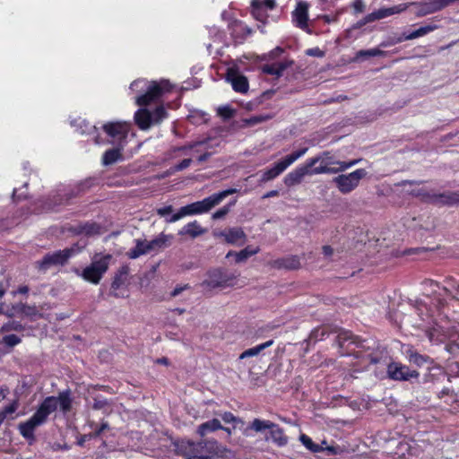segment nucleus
Segmentation results:
<instances>
[{
    "instance_id": "nucleus-32",
    "label": "nucleus",
    "mask_w": 459,
    "mask_h": 459,
    "mask_svg": "<svg viewBox=\"0 0 459 459\" xmlns=\"http://www.w3.org/2000/svg\"><path fill=\"white\" fill-rule=\"evenodd\" d=\"M360 160H361L360 159L352 160L350 161L333 160L334 163L333 165H329V169H333L334 171L327 172V174H336L338 172H342L346 169H349L351 167L357 165Z\"/></svg>"
},
{
    "instance_id": "nucleus-23",
    "label": "nucleus",
    "mask_w": 459,
    "mask_h": 459,
    "mask_svg": "<svg viewBox=\"0 0 459 459\" xmlns=\"http://www.w3.org/2000/svg\"><path fill=\"white\" fill-rule=\"evenodd\" d=\"M206 231V229L203 228L197 221H194L183 226L178 230V235L188 236L191 238H195L204 235Z\"/></svg>"
},
{
    "instance_id": "nucleus-18",
    "label": "nucleus",
    "mask_w": 459,
    "mask_h": 459,
    "mask_svg": "<svg viewBox=\"0 0 459 459\" xmlns=\"http://www.w3.org/2000/svg\"><path fill=\"white\" fill-rule=\"evenodd\" d=\"M308 9L309 4L307 2L299 1L296 8L291 13V18L293 24L301 29L302 30L310 33L308 28Z\"/></svg>"
},
{
    "instance_id": "nucleus-19",
    "label": "nucleus",
    "mask_w": 459,
    "mask_h": 459,
    "mask_svg": "<svg viewBox=\"0 0 459 459\" xmlns=\"http://www.w3.org/2000/svg\"><path fill=\"white\" fill-rule=\"evenodd\" d=\"M216 237L223 238L224 240L237 247L243 246L247 240V235L241 228H229L220 232L214 233Z\"/></svg>"
},
{
    "instance_id": "nucleus-44",
    "label": "nucleus",
    "mask_w": 459,
    "mask_h": 459,
    "mask_svg": "<svg viewBox=\"0 0 459 459\" xmlns=\"http://www.w3.org/2000/svg\"><path fill=\"white\" fill-rule=\"evenodd\" d=\"M21 341V338L15 334H8L3 338V342L9 347H13L19 344Z\"/></svg>"
},
{
    "instance_id": "nucleus-47",
    "label": "nucleus",
    "mask_w": 459,
    "mask_h": 459,
    "mask_svg": "<svg viewBox=\"0 0 459 459\" xmlns=\"http://www.w3.org/2000/svg\"><path fill=\"white\" fill-rule=\"evenodd\" d=\"M420 38L419 30H413L411 33H403L400 38L397 39L396 42L400 43L403 40H411Z\"/></svg>"
},
{
    "instance_id": "nucleus-29",
    "label": "nucleus",
    "mask_w": 459,
    "mask_h": 459,
    "mask_svg": "<svg viewBox=\"0 0 459 459\" xmlns=\"http://www.w3.org/2000/svg\"><path fill=\"white\" fill-rule=\"evenodd\" d=\"M410 7V4H400L392 7L380 8L377 10L379 20L385 17L404 12Z\"/></svg>"
},
{
    "instance_id": "nucleus-37",
    "label": "nucleus",
    "mask_w": 459,
    "mask_h": 459,
    "mask_svg": "<svg viewBox=\"0 0 459 459\" xmlns=\"http://www.w3.org/2000/svg\"><path fill=\"white\" fill-rule=\"evenodd\" d=\"M251 13L252 15L260 22H264L266 17V10L263 8V4L256 0H254L251 4Z\"/></svg>"
},
{
    "instance_id": "nucleus-60",
    "label": "nucleus",
    "mask_w": 459,
    "mask_h": 459,
    "mask_svg": "<svg viewBox=\"0 0 459 459\" xmlns=\"http://www.w3.org/2000/svg\"><path fill=\"white\" fill-rule=\"evenodd\" d=\"M92 437H95L93 436V434H92V433L88 434V435H84V436H82V437L79 439V441H78V445H79V446H82V445L84 444V442H85V441H87V440H89V439H91V438H92Z\"/></svg>"
},
{
    "instance_id": "nucleus-8",
    "label": "nucleus",
    "mask_w": 459,
    "mask_h": 459,
    "mask_svg": "<svg viewBox=\"0 0 459 459\" xmlns=\"http://www.w3.org/2000/svg\"><path fill=\"white\" fill-rule=\"evenodd\" d=\"M307 152V148L304 147L300 150L293 152L292 153L287 155L282 160L274 163L273 167L264 170L261 177L262 182L270 181L279 175H281L287 168H289L291 164H293L297 160L301 158Z\"/></svg>"
},
{
    "instance_id": "nucleus-7",
    "label": "nucleus",
    "mask_w": 459,
    "mask_h": 459,
    "mask_svg": "<svg viewBox=\"0 0 459 459\" xmlns=\"http://www.w3.org/2000/svg\"><path fill=\"white\" fill-rule=\"evenodd\" d=\"M72 399L69 391L59 393L58 396H48L39 404L37 412L47 421L48 416L56 411L57 408L66 413L71 410Z\"/></svg>"
},
{
    "instance_id": "nucleus-3",
    "label": "nucleus",
    "mask_w": 459,
    "mask_h": 459,
    "mask_svg": "<svg viewBox=\"0 0 459 459\" xmlns=\"http://www.w3.org/2000/svg\"><path fill=\"white\" fill-rule=\"evenodd\" d=\"M130 90L139 93L135 98L136 104L145 107L158 102L165 94L172 90V84L164 79L160 81L137 79L131 83Z\"/></svg>"
},
{
    "instance_id": "nucleus-55",
    "label": "nucleus",
    "mask_w": 459,
    "mask_h": 459,
    "mask_svg": "<svg viewBox=\"0 0 459 459\" xmlns=\"http://www.w3.org/2000/svg\"><path fill=\"white\" fill-rule=\"evenodd\" d=\"M352 7L356 13H363L365 10V4L363 0H355L352 4Z\"/></svg>"
},
{
    "instance_id": "nucleus-10",
    "label": "nucleus",
    "mask_w": 459,
    "mask_h": 459,
    "mask_svg": "<svg viewBox=\"0 0 459 459\" xmlns=\"http://www.w3.org/2000/svg\"><path fill=\"white\" fill-rule=\"evenodd\" d=\"M237 277L236 273L217 268L208 273V277L204 281L203 285L212 289L229 287L234 284Z\"/></svg>"
},
{
    "instance_id": "nucleus-30",
    "label": "nucleus",
    "mask_w": 459,
    "mask_h": 459,
    "mask_svg": "<svg viewBox=\"0 0 459 459\" xmlns=\"http://www.w3.org/2000/svg\"><path fill=\"white\" fill-rule=\"evenodd\" d=\"M129 274V267L128 265H123L116 273L114 280L111 284L112 290H118L121 286H123L127 281V276Z\"/></svg>"
},
{
    "instance_id": "nucleus-34",
    "label": "nucleus",
    "mask_w": 459,
    "mask_h": 459,
    "mask_svg": "<svg viewBox=\"0 0 459 459\" xmlns=\"http://www.w3.org/2000/svg\"><path fill=\"white\" fill-rule=\"evenodd\" d=\"M273 341L270 340L255 347L249 348L240 354L239 359H244L246 358L257 356L262 351L273 345Z\"/></svg>"
},
{
    "instance_id": "nucleus-26",
    "label": "nucleus",
    "mask_w": 459,
    "mask_h": 459,
    "mask_svg": "<svg viewBox=\"0 0 459 459\" xmlns=\"http://www.w3.org/2000/svg\"><path fill=\"white\" fill-rule=\"evenodd\" d=\"M259 252L258 247H247L244 249L240 250L239 252L235 251H230L226 255L227 258H230L231 256L235 257L236 263H243L247 261L250 256L256 255Z\"/></svg>"
},
{
    "instance_id": "nucleus-41",
    "label": "nucleus",
    "mask_w": 459,
    "mask_h": 459,
    "mask_svg": "<svg viewBox=\"0 0 459 459\" xmlns=\"http://www.w3.org/2000/svg\"><path fill=\"white\" fill-rule=\"evenodd\" d=\"M188 119L192 124L201 125L208 120V115L202 111H194L188 116Z\"/></svg>"
},
{
    "instance_id": "nucleus-53",
    "label": "nucleus",
    "mask_w": 459,
    "mask_h": 459,
    "mask_svg": "<svg viewBox=\"0 0 459 459\" xmlns=\"http://www.w3.org/2000/svg\"><path fill=\"white\" fill-rule=\"evenodd\" d=\"M192 163V160L190 158L184 159L182 161H180L178 164H177L174 168L176 171H181L186 169L190 166Z\"/></svg>"
},
{
    "instance_id": "nucleus-39",
    "label": "nucleus",
    "mask_w": 459,
    "mask_h": 459,
    "mask_svg": "<svg viewBox=\"0 0 459 459\" xmlns=\"http://www.w3.org/2000/svg\"><path fill=\"white\" fill-rule=\"evenodd\" d=\"M333 160H322V163L318 167L311 168L308 175H319L327 174V172H333V169H329V165H333Z\"/></svg>"
},
{
    "instance_id": "nucleus-2",
    "label": "nucleus",
    "mask_w": 459,
    "mask_h": 459,
    "mask_svg": "<svg viewBox=\"0 0 459 459\" xmlns=\"http://www.w3.org/2000/svg\"><path fill=\"white\" fill-rule=\"evenodd\" d=\"M235 188H230L221 192L213 194L201 201H197L187 205L182 206L176 213L173 212L172 205H166L156 210L160 217L164 218L167 223H173L184 217L203 214L210 212L213 207L221 204L230 195L236 193Z\"/></svg>"
},
{
    "instance_id": "nucleus-38",
    "label": "nucleus",
    "mask_w": 459,
    "mask_h": 459,
    "mask_svg": "<svg viewBox=\"0 0 459 459\" xmlns=\"http://www.w3.org/2000/svg\"><path fill=\"white\" fill-rule=\"evenodd\" d=\"M437 203L443 204H459V194L458 193H449L439 195L436 200Z\"/></svg>"
},
{
    "instance_id": "nucleus-59",
    "label": "nucleus",
    "mask_w": 459,
    "mask_h": 459,
    "mask_svg": "<svg viewBox=\"0 0 459 459\" xmlns=\"http://www.w3.org/2000/svg\"><path fill=\"white\" fill-rule=\"evenodd\" d=\"M188 286L187 285H184V286H177L174 290L171 292V296L173 297H176L178 295H179L184 290H186Z\"/></svg>"
},
{
    "instance_id": "nucleus-63",
    "label": "nucleus",
    "mask_w": 459,
    "mask_h": 459,
    "mask_svg": "<svg viewBox=\"0 0 459 459\" xmlns=\"http://www.w3.org/2000/svg\"><path fill=\"white\" fill-rule=\"evenodd\" d=\"M412 352H416V351H414L412 347H411L409 345L403 347V353L407 359H408V354H411Z\"/></svg>"
},
{
    "instance_id": "nucleus-64",
    "label": "nucleus",
    "mask_w": 459,
    "mask_h": 459,
    "mask_svg": "<svg viewBox=\"0 0 459 459\" xmlns=\"http://www.w3.org/2000/svg\"><path fill=\"white\" fill-rule=\"evenodd\" d=\"M279 192L277 190H273V191H270L268 193H266L263 198H269V197H273V196H276L278 195Z\"/></svg>"
},
{
    "instance_id": "nucleus-33",
    "label": "nucleus",
    "mask_w": 459,
    "mask_h": 459,
    "mask_svg": "<svg viewBox=\"0 0 459 459\" xmlns=\"http://www.w3.org/2000/svg\"><path fill=\"white\" fill-rule=\"evenodd\" d=\"M385 56V52L383 50H380L378 48H371V49H366V50H359L356 53L353 61L359 62L369 57L374 56Z\"/></svg>"
},
{
    "instance_id": "nucleus-1",
    "label": "nucleus",
    "mask_w": 459,
    "mask_h": 459,
    "mask_svg": "<svg viewBox=\"0 0 459 459\" xmlns=\"http://www.w3.org/2000/svg\"><path fill=\"white\" fill-rule=\"evenodd\" d=\"M426 300L420 301L417 306L419 316L422 324H419L420 328H423L433 343L445 342L446 332L451 329L444 325L437 323V316L446 304V297L452 296L459 300V284L452 279L446 281V285L440 287L439 284L432 280H427L423 283Z\"/></svg>"
},
{
    "instance_id": "nucleus-31",
    "label": "nucleus",
    "mask_w": 459,
    "mask_h": 459,
    "mask_svg": "<svg viewBox=\"0 0 459 459\" xmlns=\"http://www.w3.org/2000/svg\"><path fill=\"white\" fill-rule=\"evenodd\" d=\"M287 68V65L282 62H276L263 65L262 70L264 74L281 76L283 71Z\"/></svg>"
},
{
    "instance_id": "nucleus-62",
    "label": "nucleus",
    "mask_w": 459,
    "mask_h": 459,
    "mask_svg": "<svg viewBox=\"0 0 459 459\" xmlns=\"http://www.w3.org/2000/svg\"><path fill=\"white\" fill-rule=\"evenodd\" d=\"M29 291V288L27 286L20 287L16 291H13V295L19 294H26Z\"/></svg>"
},
{
    "instance_id": "nucleus-14",
    "label": "nucleus",
    "mask_w": 459,
    "mask_h": 459,
    "mask_svg": "<svg viewBox=\"0 0 459 459\" xmlns=\"http://www.w3.org/2000/svg\"><path fill=\"white\" fill-rule=\"evenodd\" d=\"M218 443L214 440H207L200 442L196 445L189 444V451L186 452V459H212L211 455H206L204 451L209 454H216Z\"/></svg>"
},
{
    "instance_id": "nucleus-50",
    "label": "nucleus",
    "mask_w": 459,
    "mask_h": 459,
    "mask_svg": "<svg viewBox=\"0 0 459 459\" xmlns=\"http://www.w3.org/2000/svg\"><path fill=\"white\" fill-rule=\"evenodd\" d=\"M377 20H379L378 14L377 11H374L371 13H368L362 22H359L357 27L359 28L366 23L372 22Z\"/></svg>"
},
{
    "instance_id": "nucleus-56",
    "label": "nucleus",
    "mask_w": 459,
    "mask_h": 459,
    "mask_svg": "<svg viewBox=\"0 0 459 459\" xmlns=\"http://www.w3.org/2000/svg\"><path fill=\"white\" fill-rule=\"evenodd\" d=\"M18 408V403L16 401L13 402L11 404L6 406L3 411L5 413V415L13 413Z\"/></svg>"
},
{
    "instance_id": "nucleus-42",
    "label": "nucleus",
    "mask_w": 459,
    "mask_h": 459,
    "mask_svg": "<svg viewBox=\"0 0 459 459\" xmlns=\"http://www.w3.org/2000/svg\"><path fill=\"white\" fill-rule=\"evenodd\" d=\"M167 111L162 106H160L152 112V124H159L167 117Z\"/></svg>"
},
{
    "instance_id": "nucleus-28",
    "label": "nucleus",
    "mask_w": 459,
    "mask_h": 459,
    "mask_svg": "<svg viewBox=\"0 0 459 459\" xmlns=\"http://www.w3.org/2000/svg\"><path fill=\"white\" fill-rule=\"evenodd\" d=\"M171 239V235H166L164 233H161L152 240L148 241L149 249H151V251H158L160 249H162L169 245Z\"/></svg>"
},
{
    "instance_id": "nucleus-12",
    "label": "nucleus",
    "mask_w": 459,
    "mask_h": 459,
    "mask_svg": "<svg viewBox=\"0 0 459 459\" xmlns=\"http://www.w3.org/2000/svg\"><path fill=\"white\" fill-rule=\"evenodd\" d=\"M226 81L231 84L232 89L237 92L246 93L248 91V81L241 74L238 61H232L227 68Z\"/></svg>"
},
{
    "instance_id": "nucleus-4",
    "label": "nucleus",
    "mask_w": 459,
    "mask_h": 459,
    "mask_svg": "<svg viewBox=\"0 0 459 459\" xmlns=\"http://www.w3.org/2000/svg\"><path fill=\"white\" fill-rule=\"evenodd\" d=\"M221 139L220 137L209 136L205 139L178 147L174 152H180V155H188L191 153L196 156L198 162H204L217 152V148L221 145Z\"/></svg>"
},
{
    "instance_id": "nucleus-9",
    "label": "nucleus",
    "mask_w": 459,
    "mask_h": 459,
    "mask_svg": "<svg viewBox=\"0 0 459 459\" xmlns=\"http://www.w3.org/2000/svg\"><path fill=\"white\" fill-rule=\"evenodd\" d=\"M131 128V124L123 121L108 122L103 125V130L108 136V143L124 148Z\"/></svg>"
},
{
    "instance_id": "nucleus-58",
    "label": "nucleus",
    "mask_w": 459,
    "mask_h": 459,
    "mask_svg": "<svg viewBox=\"0 0 459 459\" xmlns=\"http://www.w3.org/2000/svg\"><path fill=\"white\" fill-rule=\"evenodd\" d=\"M108 424L107 422H103L100 427L92 434L94 437H99L105 429H108Z\"/></svg>"
},
{
    "instance_id": "nucleus-13",
    "label": "nucleus",
    "mask_w": 459,
    "mask_h": 459,
    "mask_svg": "<svg viewBox=\"0 0 459 459\" xmlns=\"http://www.w3.org/2000/svg\"><path fill=\"white\" fill-rule=\"evenodd\" d=\"M79 252V248L71 247L47 254L43 259L39 262V266L41 270L45 271L53 265H63L71 256Z\"/></svg>"
},
{
    "instance_id": "nucleus-57",
    "label": "nucleus",
    "mask_w": 459,
    "mask_h": 459,
    "mask_svg": "<svg viewBox=\"0 0 459 459\" xmlns=\"http://www.w3.org/2000/svg\"><path fill=\"white\" fill-rule=\"evenodd\" d=\"M263 4V8L267 10H273L275 7V0H264L260 2Z\"/></svg>"
},
{
    "instance_id": "nucleus-52",
    "label": "nucleus",
    "mask_w": 459,
    "mask_h": 459,
    "mask_svg": "<svg viewBox=\"0 0 459 459\" xmlns=\"http://www.w3.org/2000/svg\"><path fill=\"white\" fill-rule=\"evenodd\" d=\"M219 415L225 423H234L238 420V419L230 411H225L223 413H220Z\"/></svg>"
},
{
    "instance_id": "nucleus-24",
    "label": "nucleus",
    "mask_w": 459,
    "mask_h": 459,
    "mask_svg": "<svg viewBox=\"0 0 459 459\" xmlns=\"http://www.w3.org/2000/svg\"><path fill=\"white\" fill-rule=\"evenodd\" d=\"M134 121L142 130H147L152 125V112L145 108H139L134 113Z\"/></svg>"
},
{
    "instance_id": "nucleus-21",
    "label": "nucleus",
    "mask_w": 459,
    "mask_h": 459,
    "mask_svg": "<svg viewBox=\"0 0 459 459\" xmlns=\"http://www.w3.org/2000/svg\"><path fill=\"white\" fill-rule=\"evenodd\" d=\"M74 189L67 186H62L52 196L50 203L48 204V210L54 209L56 205L63 204L67 202L71 197L75 195Z\"/></svg>"
},
{
    "instance_id": "nucleus-16",
    "label": "nucleus",
    "mask_w": 459,
    "mask_h": 459,
    "mask_svg": "<svg viewBox=\"0 0 459 459\" xmlns=\"http://www.w3.org/2000/svg\"><path fill=\"white\" fill-rule=\"evenodd\" d=\"M387 376L395 381H408L411 378H417L419 373L416 370H411L407 366L399 362H391L387 366Z\"/></svg>"
},
{
    "instance_id": "nucleus-15",
    "label": "nucleus",
    "mask_w": 459,
    "mask_h": 459,
    "mask_svg": "<svg viewBox=\"0 0 459 459\" xmlns=\"http://www.w3.org/2000/svg\"><path fill=\"white\" fill-rule=\"evenodd\" d=\"M47 421L41 417L37 411L26 421L21 422L18 426L20 434L27 440L30 444L35 441V430L39 426L43 425Z\"/></svg>"
},
{
    "instance_id": "nucleus-36",
    "label": "nucleus",
    "mask_w": 459,
    "mask_h": 459,
    "mask_svg": "<svg viewBox=\"0 0 459 459\" xmlns=\"http://www.w3.org/2000/svg\"><path fill=\"white\" fill-rule=\"evenodd\" d=\"M78 232L86 236L100 235L101 233V227L95 222H87L79 226Z\"/></svg>"
},
{
    "instance_id": "nucleus-27",
    "label": "nucleus",
    "mask_w": 459,
    "mask_h": 459,
    "mask_svg": "<svg viewBox=\"0 0 459 459\" xmlns=\"http://www.w3.org/2000/svg\"><path fill=\"white\" fill-rule=\"evenodd\" d=\"M221 429H223V426L221 424V421L217 419H212L199 425L197 428V433L201 437H204L207 434L214 432Z\"/></svg>"
},
{
    "instance_id": "nucleus-11",
    "label": "nucleus",
    "mask_w": 459,
    "mask_h": 459,
    "mask_svg": "<svg viewBox=\"0 0 459 459\" xmlns=\"http://www.w3.org/2000/svg\"><path fill=\"white\" fill-rule=\"evenodd\" d=\"M367 176L364 169H358L348 174H342L335 177L333 182L342 194H349L357 188L360 180Z\"/></svg>"
},
{
    "instance_id": "nucleus-49",
    "label": "nucleus",
    "mask_w": 459,
    "mask_h": 459,
    "mask_svg": "<svg viewBox=\"0 0 459 459\" xmlns=\"http://www.w3.org/2000/svg\"><path fill=\"white\" fill-rule=\"evenodd\" d=\"M231 204H229V205H226V206H223L221 207V209L217 210L213 214H212V219L213 220H219V219H221L223 218L225 215H227L230 212V206Z\"/></svg>"
},
{
    "instance_id": "nucleus-22",
    "label": "nucleus",
    "mask_w": 459,
    "mask_h": 459,
    "mask_svg": "<svg viewBox=\"0 0 459 459\" xmlns=\"http://www.w3.org/2000/svg\"><path fill=\"white\" fill-rule=\"evenodd\" d=\"M299 441L301 444L310 452L312 453H320L325 450L329 451L331 454H336L335 448L333 446H327L326 442L323 441L320 445L316 444L313 440L306 434H301L299 436Z\"/></svg>"
},
{
    "instance_id": "nucleus-54",
    "label": "nucleus",
    "mask_w": 459,
    "mask_h": 459,
    "mask_svg": "<svg viewBox=\"0 0 459 459\" xmlns=\"http://www.w3.org/2000/svg\"><path fill=\"white\" fill-rule=\"evenodd\" d=\"M306 53L310 56L323 57L325 56V52L319 48H308Z\"/></svg>"
},
{
    "instance_id": "nucleus-46",
    "label": "nucleus",
    "mask_w": 459,
    "mask_h": 459,
    "mask_svg": "<svg viewBox=\"0 0 459 459\" xmlns=\"http://www.w3.org/2000/svg\"><path fill=\"white\" fill-rule=\"evenodd\" d=\"M438 29L437 24H428L418 29L420 37H423Z\"/></svg>"
},
{
    "instance_id": "nucleus-17",
    "label": "nucleus",
    "mask_w": 459,
    "mask_h": 459,
    "mask_svg": "<svg viewBox=\"0 0 459 459\" xmlns=\"http://www.w3.org/2000/svg\"><path fill=\"white\" fill-rule=\"evenodd\" d=\"M319 160L320 158H311L307 160L305 165L299 166L291 172H290L284 178L285 185L288 186H291L300 183L303 178L309 174L310 169L314 167L319 161Z\"/></svg>"
},
{
    "instance_id": "nucleus-35",
    "label": "nucleus",
    "mask_w": 459,
    "mask_h": 459,
    "mask_svg": "<svg viewBox=\"0 0 459 459\" xmlns=\"http://www.w3.org/2000/svg\"><path fill=\"white\" fill-rule=\"evenodd\" d=\"M122 148L117 146V148L110 149L105 152L102 159V162L104 165H110L117 161L121 159V151Z\"/></svg>"
},
{
    "instance_id": "nucleus-43",
    "label": "nucleus",
    "mask_w": 459,
    "mask_h": 459,
    "mask_svg": "<svg viewBox=\"0 0 459 459\" xmlns=\"http://www.w3.org/2000/svg\"><path fill=\"white\" fill-rule=\"evenodd\" d=\"M22 330H24V326L20 322H17V321H12V322L6 323L1 328V332H10V331L21 332Z\"/></svg>"
},
{
    "instance_id": "nucleus-6",
    "label": "nucleus",
    "mask_w": 459,
    "mask_h": 459,
    "mask_svg": "<svg viewBox=\"0 0 459 459\" xmlns=\"http://www.w3.org/2000/svg\"><path fill=\"white\" fill-rule=\"evenodd\" d=\"M112 255L110 254H97L92 257L90 265L78 273L83 280L98 284L108 269Z\"/></svg>"
},
{
    "instance_id": "nucleus-48",
    "label": "nucleus",
    "mask_w": 459,
    "mask_h": 459,
    "mask_svg": "<svg viewBox=\"0 0 459 459\" xmlns=\"http://www.w3.org/2000/svg\"><path fill=\"white\" fill-rule=\"evenodd\" d=\"M108 405V400L104 398H95L93 403V409L95 410H106Z\"/></svg>"
},
{
    "instance_id": "nucleus-20",
    "label": "nucleus",
    "mask_w": 459,
    "mask_h": 459,
    "mask_svg": "<svg viewBox=\"0 0 459 459\" xmlns=\"http://www.w3.org/2000/svg\"><path fill=\"white\" fill-rule=\"evenodd\" d=\"M446 341L448 342L446 344V351L455 358H459V325H453L451 329L446 332L445 342Z\"/></svg>"
},
{
    "instance_id": "nucleus-25",
    "label": "nucleus",
    "mask_w": 459,
    "mask_h": 459,
    "mask_svg": "<svg viewBox=\"0 0 459 459\" xmlns=\"http://www.w3.org/2000/svg\"><path fill=\"white\" fill-rule=\"evenodd\" d=\"M135 247L131 248L127 255L131 259H136L140 257L141 255L149 254L151 249H149V243L146 239H135Z\"/></svg>"
},
{
    "instance_id": "nucleus-45",
    "label": "nucleus",
    "mask_w": 459,
    "mask_h": 459,
    "mask_svg": "<svg viewBox=\"0 0 459 459\" xmlns=\"http://www.w3.org/2000/svg\"><path fill=\"white\" fill-rule=\"evenodd\" d=\"M408 360L411 363H414L418 366H421L426 362V359L424 356L419 354L417 351L412 352L411 354H408Z\"/></svg>"
},
{
    "instance_id": "nucleus-5",
    "label": "nucleus",
    "mask_w": 459,
    "mask_h": 459,
    "mask_svg": "<svg viewBox=\"0 0 459 459\" xmlns=\"http://www.w3.org/2000/svg\"><path fill=\"white\" fill-rule=\"evenodd\" d=\"M248 430H253L255 433H262L264 430H268L269 432L264 438L265 441H270L279 447L285 446L289 442V438L285 435L283 429L271 420L255 418L245 430L247 436H249Z\"/></svg>"
},
{
    "instance_id": "nucleus-61",
    "label": "nucleus",
    "mask_w": 459,
    "mask_h": 459,
    "mask_svg": "<svg viewBox=\"0 0 459 459\" xmlns=\"http://www.w3.org/2000/svg\"><path fill=\"white\" fill-rule=\"evenodd\" d=\"M323 253L325 256H331L333 253V248L330 246H324L323 247Z\"/></svg>"
},
{
    "instance_id": "nucleus-51",
    "label": "nucleus",
    "mask_w": 459,
    "mask_h": 459,
    "mask_svg": "<svg viewBox=\"0 0 459 459\" xmlns=\"http://www.w3.org/2000/svg\"><path fill=\"white\" fill-rule=\"evenodd\" d=\"M218 114L227 119L232 117L233 110L229 106L220 107L218 108Z\"/></svg>"
},
{
    "instance_id": "nucleus-40",
    "label": "nucleus",
    "mask_w": 459,
    "mask_h": 459,
    "mask_svg": "<svg viewBox=\"0 0 459 459\" xmlns=\"http://www.w3.org/2000/svg\"><path fill=\"white\" fill-rule=\"evenodd\" d=\"M20 310L22 315L29 317L30 320H36L41 316V314L38 311L35 307H30L26 305H21Z\"/></svg>"
}]
</instances>
